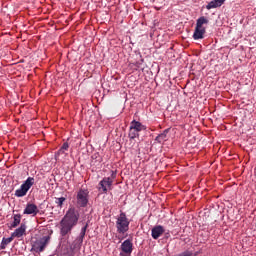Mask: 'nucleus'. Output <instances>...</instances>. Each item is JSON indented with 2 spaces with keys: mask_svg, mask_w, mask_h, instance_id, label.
I'll use <instances>...</instances> for the list:
<instances>
[{
  "mask_svg": "<svg viewBox=\"0 0 256 256\" xmlns=\"http://www.w3.org/2000/svg\"><path fill=\"white\" fill-rule=\"evenodd\" d=\"M79 217H81V215L79 214V210L75 207H71L67 210L66 214L60 221V233L62 237H65V235H68V233L73 231V228L76 227L77 223H79Z\"/></svg>",
  "mask_w": 256,
  "mask_h": 256,
  "instance_id": "1",
  "label": "nucleus"
},
{
  "mask_svg": "<svg viewBox=\"0 0 256 256\" xmlns=\"http://www.w3.org/2000/svg\"><path fill=\"white\" fill-rule=\"evenodd\" d=\"M203 25H209V19L205 16H201L196 20V27L193 33V40L199 41V39L205 38V33L207 32V28Z\"/></svg>",
  "mask_w": 256,
  "mask_h": 256,
  "instance_id": "2",
  "label": "nucleus"
},
{
  "mask_svg": "<svg viewBox=\"0 0 256 256\" xmlns=\"http://www.w3.org/2000/svg\"><path fill=\"white\" fill-rule=\"evenodd\" d=\"M116 229L117 233L120 235H125L127 231H129V219H127V215L125 212H121L119 217L116 220Z\"/></svg>",
  "mask_w": 256,
  "mask_h": 256,
  "instance_id": "3",
  "label": "nucleus"
},
{
  "mask_svg": "<svg viewBox=\"0 0 256 256\" xmlns=\"http://www.w3.org/2000/svg\"><path fill=\"white\" fill-rule=\"evenodd\" d=\"M35 185V178L34 177H28L20 186L19 189L15 191V197H25L27 193L29 192V189Z\"/></svg>",
  "mask_w": 256,
  "mask_h": 256,
  "instance_id": "4",
  "label": "nucleus"
},
{
  "mask_svg": "<svg viewBox=\"0 0 256 256\" xmlns=\"http://www.w3.org/2000/svg\"><path fill=\"white\" fill-rule=\"evenodd\" d=\"M76 205L80 208H85L89 205V190L80 189L76 195Z\"/></svg>",
  "mask_w": 256,
  "mask_h": 256,
  "instance_id": "5",
  "label": "nucleus"
},
{
  "mask_svg": "<svg viewBox=\"0 0 256 256\" xmlns=\"http://www.w3.org/2000/svg\"><path fill=\"white\" fill-rule=\"evenodd\" d=\"M50 239L51 238L49 236H43L37 240L33 245L34 251H36V253H43V251H45V247L49 244Z\"/></svg>",
  "mask_w": 256,
  "mask_h": 256,
  "instance_id": "6",
  "label": "nucleus"
},
{
  "mask_svg": "<svg viewBox=\"0 0 256 256\" xmlns=\"http://www.w3.org/2000/svg\"><path fill=\"white\" fill-rule=\"evenodd\" d=\"M113 185V179L111 177L103 178L98 184V190L102 193H107L111 186Z\"/></svg>",
  "mask_w": 256,
  "mask_h": 256,
  "instance_id": "7",
  "label": "nucleus"
},
{
  "mask_svg": "<svg viewBox=\"0 0 256 256\" xmlns=\"http://www.w3.org/2000/svg\"><path fill=\"white\" fill-rule=\"evenodd\" d=\"M120 249L125 255H131V253H133V242L129 239L125 240L122 242Z\"/></svg>",
  "mask_w": 256,
  "mask_h": 256,
  "instance_id": "8",
  "label": "nucleus"
},
{
  "mask_svg": "<svg viewBox=\"0 0 256 256\" xmlns=\"http://www.w3.org/2000/svg\"><path fill=\"white\" fill-rule=\"evenodd\" d=\"M39 213V208H37V205L28 203L24 209L23 214L24 215H32V217H35Z\"/></svg>",
  "mask_w": 256,
  "mask_h": 256,
  "instance_id": "9",
  "label": "nucleus"
},
{
  "mask_svg": "<svg viewBox=\"0 0 256 256\" xmlns=\"http://www.w3.org/2000/svg\"><path fill=\"white\" fill-rule=\"evenodd\" d=\"M165 233V228L162 225L154 226L151 230V235L153 239H159L161 235Z\"/></svg>",
  "mask_w": 256,
  "mask_h": 256,
  "instance_id": "10",
  "label": "nucleus"
},
{
  "mask_svg": "<svg viewBox=\"0 0 256 256\" xmlns=\"http://www.w3.org/2000/svg\"><path fill=\"white\" fill-rule=\"evenodd\" d=\"M129 129H134L136 130L138 133H141V131H145V129H147V127H145V125H143L141 122L137 121V120H133L130 123V127Z\"/></svg>",
  "mask_w": 256,
  "mask_h": 256,
  "instance_id": "11",
  "label": "nucleus"
},
{
  "mask_svg": "<svg viewBox=\"0 0 256 256\" xmlns=\"http://www.w3.org/2000/svg\"><path fill=\"white\" fill-rule=\"evenodd\" d=\"M225 3V0H212L206 5V9H217V7H221Z\"/></svg>",
  "mask_w": 256,
  "mask_h": 256,
  "instance_id": "12",
  "label": "nucleus"
},
{
  "mask_svg": "<svg viewBox=\"0 0 256 256\" xmlns=\"http://www.w3.org/2000/svg\"><path fill=\"white\" fill-rule=\"evenodd\" d=\"M27 229V226L25 224H21L19 228H17L13 233L12 237H23L25 235V231Z\"/></svg>",
  "mask_w": 256,
  "mask_h": 256,
  "instance_id": "13",
  "label": "nucleus"
},
{
  "mask_svg": "<svg viewBox=\"0 0 256 256\" xmlns=\"http://www.w3.org/2000/svg\"><path fill=\"white\" fill-rule=\"evenodd\" d=\"M169 133V129H165L163 133L159 134L156 138L155 141L157 143H165L167 141V134Z\"/></svg>",
  "mask_w": 256,
  "mask_h": 256,
  "instance_id": "14",
  "label": "nucleus"
},
{
  "mask_svg": "<svg viewBox=\"0 0 256 256\" xmlns=\"http://www.w3.org/2000/svg\"><path fill=\"white\" fill-rule=\"evenodd\" d=\"M20 223H21V214H14L11 227L12 228L18 227Z\"/></svg>",
  "mask_w": 256,
  "mask_h": 256,
  "instance_id": "15",
  "label": "nucleus"
},
{
  "mask_svg": "<svg viewBox=\"0 0 256 256\" xmlns=\"http://www.w3.org/2000/svg\"><path fill=\"white\" fill-rule=\"evenodd\" d=\"M11 241H13V236L2 239V242L0 244V248L1 249H7V246L9 245V243H11Z\"/></svg>",
  "mask_w": 256,
  "mask_h": 256,
  "instance_id": "16",
  "label": "nucleus"
},
{
  "mask_svg": "<svg viewBox=\"0 0 256 256\" xmlns=\"http://www.w3.org/2000/svg\"><path fill=\"white\" fill-rule=\"evenodd\" d=\"M87 227H89V224L86 223L82 228H81V232L79 235V239L81 241V243H83V239H85V234L87 233Z\"/></svg>",
  "mask_w": 256,
  "mask_h": 256,
  "instance_id": "17",
  "label": "nucleus"
},
{
  "mask_svg": "<svg viewBox=\"0 0 256 256\" xmlns=\"http://www.w3.org/2000/svg\"><path fill=\"white\" fill-rule=\"evenodd\" d=\"M65 201H67V198L65 197L55 198V203L60 209H63V204L65 203Z\"/></svg>",
  "mask_w": 256,
  "mask_h": 256,
  "instance_id": "18",
  "label": "nucleus"
},
{
  "mask_svg": "<svg viewBox=\"0 0 256 256\" xmlns=\"http://www.w3.org/2000/svg\"><path fill=\"white\" fill-rule=\"evenodd\" d=\"M128 137L129 139H137V137H139V132L134 129H130Z\"/></svg>",
  "mask_w": 256,
  "mask_h": 256,
  "instance_id": "19",
  "label": "nucleus"
},
{
  "mask_svg": "<svg viewBox=\"0 0 256 256\" xmlns=\"http://www.w3.org/2000/svg\"><path fill=\"white\" fill-rule=\"evenodd\" d=\"M59 155H65V150H62V148H60L58 152L55 154V157H59Z\"/></svg>",
  "mask_w": 256,
  "mask_h": 256,
  "instance_id": "20",
  "label": "nucleus"
},
{
  "mask_svg": "<svg viewBox=\"0 0 256 256\" xmlns=\"http://www.w3.org/2000/svg\"><path fill=\"white\" fill-rule=\"evenodd\" d=\"M92 159H98L99 163H101V157L99 156V153L92 155Z\"/></svg>",
  "mask_w": 256,
  "mask_h": 256,
  "instance_id": "21",
  "label": "nucleus"
},
{
  "mask_svg": "<svg viewBox=\"0 0 256 256\" xmlns=\"http://www.w3.org/2000/svg\"><path fill=\"white\" fill-rule=\"evenodd\" d=\"M62 150L64 151H67V149H69V143L65 142L62 147H61Z\"/></svg>",
  "mask_w": 256,
  "mask_h": 256,
  "instance_id": "22",
  "label": "nucleus"
},
{
  "mask_svg": "<svg viewBox=\"0 0 256 256\" xmlns=\"http://www.w3.org/2000/svg\"><path fill=\"white\" fill-rule=\"evenodd\" d=\"M112 179H115V172H112Z\"/></svg>",
  "mask_w": 256,
  "mask_h": 256,
  "instance_id": "23",
  "label": "nucleus"
},
{
  "mask_svg": "<svg viewBox=\"0 0 256 256\" xmlns=\"http://www.w3.org/2000/svg\"><path fill=\"white\" fill-rule=\"evenodd\" d=\"M166 237H169V233H166Z\"/></svg>",
  "mask_w": 256,
  "mask_h": 256,
  "instance_id": "24",
  "label": "nucleus"
},
{
  "mask_svg": "<svg viewBox=\"0 0 256 256\" xmlns=\"http://www.w3.org/2000/svg\"><path fill=\"white\" fill-rule=\"evenodd\" d=\"M120 255L123 256V252H121Z\"/></svg>",
  "mask_w": 256,
  "mask_h": 256,
  "instance_id": "25",
  "label": "nucleus"
}]
</instances>
